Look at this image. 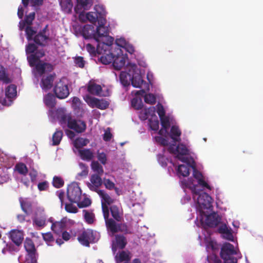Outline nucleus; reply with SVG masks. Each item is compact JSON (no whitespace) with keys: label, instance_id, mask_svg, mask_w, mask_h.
Masks as SVG:
<instances>
[{"label":"nucleus","instance_id":"1","mask_svg":"<svg viewBox=\"0 0 263 263\" xmlns=\"http://www.w3.org/2000/svg\"><path fill=\"white\" fill-rule=\"evenodd\" d=\"M114 38L109 37L107 43L104 42L99 43L97 47V52L99 54H102L99 58L100 62L105 65L112 63L115 58L114 51L110 52L111 46L114 42Z\"/></svg>","mask_w":263,"mask_h":263},{"label":"nucleus","instance_id":"2","mask_svg":"<svg viewBox=\"0 0 263 263\" xmlns=\"http://www.w3.org/2000/svg\"><path fill=\"white\" fill-rule=\"evenodd\" d=\"M236 254L234 246L229 242L223 243L221 248L220 255L223 263H237V259L234 257Z\"/></svg>","mask_w":263,"mask_h":263},{"label":"nucleus","instance_id":"3","mask_svg":"<svg viewBox=\"0 0 263 263\" xmlns=\"http://www.w3.org/2000/svg\"><path fill=\"white\" fill-rule=\"evenodd\" d=\"M48 29V25L41 30L33 37V41L37 45L44 47L48 45V42L51 41L49 34H47Z\"/></svg>","mask_w":263,"mask_h":263},{"label":"nucleus","instance_id":"4","mask_svg":"<svg viewBox=\"0 0 263 263\" xmlns=\"http://www.w3.org/2000/svg\"><path fill=\"white\" fill-rule=\"evenodd\" d=\"M195 194L198 195L197 203L200 212H203V210L212 208V198L208 194L203 192L198 194L195 192Z\"/></svg>","mask_w":263,"mask_h":263},{"label":"nucleus","instance_id":"5","mask_svg":"<svg viewBox=\"0 0 263 263\" xmlns=\"http://www.w3.org/2000/svg\"><path fill=\"white\" fill-rule=\"evenodd\" d=\"M67 198L72 203H76L81 199L82 191L77 184H72L67 187Z\"/></svg>","mask_w":263,"mask_h":263},{"label":"nucleus","instance_id":"6","mask_svg":"<svg viewBox=\"0 0 263 263\" xmlns=\"http://www.w3.org/2000/svg\"><path fill=\"white\" fill-rule=\"evenodd\" d=\"M114 53L112 65L116 70H119L125 65L126 57L119 48H115Z\"/></svg>","mask_w":263,"mask_h":263},{"label":"nucleus","instance_id":"7","mask_svg":"<svg viewBox=\"0 0 263 263\" xmlns=\"http://www.w3.org/2000/svg\"><path fill=\"white\" fill-rule=\"evenodd\" d=\"M78 240L83 246L89 247L90 243L95 242V236L94 232L91 229L84 230L78 236Z\"/></svg>","mask_w":263,"mask_h":263},{"label":"nucleus","instance_id":"8","mask_svg":"<svg viewBox=\"0 0 263 263\" xmlns=\"http://www.w3.org/2000/svg\"><path fill=\"white\" fill-rule=\"evenodd\" d=\"M53 91L56 97L60 99H65L69 95L67 85L62 80L57 83L54 87Z\"/></svg>","mask_w":263,"mask_h":263},{"label":"nucleus","instance_id":"9","mask_svg":"<svg viewBox=\"0 0 263 263\" xmlns=\"http://www.w3.org/2000/svg\"><path fill=\"white\" fill-rule=\"evenodd\" d=\"M101 176L98 174L91 175L90 178V182L87 183V185L90 190L96 193L98 192V191L100 190L99 188L103 184V180L101 177Z\"/></svg>","mask_w":263,"mask_h":263},{"label":"nucleus","instance_id":"10","mask_svg":"<svg viewBox=\"0 0 263 263\" xmlns=\"http://www.w3.org/2000/svg\"><path fill=\"white\" fill-rule=\"evenodd\" d=\"M105 20L102 17H100L98 20L99 26L97 28L96 34V39L98 42L99 41V37H108L107 40L110 36H108L109 31L108 27L105 26Z\"/></svg>","mask_w":263,"mask_h":263},{"label":"nucleus","instance_id":"11","mask_svg":"<svg viewBox=\"0 0 263 263\" xmlns=\"http://www.w3.org/2000/svg\"><path fill=\"white\" fill-rule=\"evenodd\" d=\"M9 238L17 246H21L24 240V233L22 230H12L9 232Z\"/></svg>","mask_w":263,"mask_h":263},{"label":"nucleus","instance_id":"12","mask_svg":"<svg viewBox=\"0 0 263 263\" xmlns=\"http://www.w3.org/2000/svg\"><path fill=\"white\" fill-rule=\"evenodd\" d=\"M68 127L78 133H82L86 130V124L83 121L72 119L68 123Z\"/></svg>","mask_w":263,"mask_h":263},{"label":"nucleus","instance_id":"13","mask_svg":"<svg viewBox=\"0 0 263 263\" xmlns=\"http://www.w3.org/2000/svg\"><path fill=\"white\" fill-rule=\"evenodd\" d=\"M68 221L69 219L67 217H64L59 221L53 222L51 229L55 233L60 234L66 228Z\"/></svg>","mask_w":263,"mask_h":263},{"label":"nucleus","instance_id":"14","mask_svg":"<svg viewBox=\"0 0 263 263\" xmlns=\"http://www.w3.org/2000/svg\"><path fill=\"white\" fill-rule=\"evenodd\" d=\"M47 216L44 210H42L39 214L36 213L35 216L33 218V224L40 228H43L46 225Z\"/></svg>","mask_w":263,"mask_h":263},{"label":"nucleus","instance_id":"15","mask_svg":"<svg viewBox=\"0 0 263 263\" xmlns=\"http://www.w3.org/2000/svg\"><path fill=\"white\" fill-rule=\"evenodd\" d=\"M220 221V217L217 214L213 213L206 216L205 224L209 227L214 228L219 224Z\"/></svg>","mask_w":263,"mask_h":263},{"label":"nucleus","instance_id":"16","mask_svg":"<svg viewBox=\"0 0 263 263\" xmlns=\"http://www.w3.org/2000/svg\"><path fill=\"white\" fill-rule=\"evenodd\" d=\"M55 74H50L46 77H43L41 82V87L45 90L50 89L53 85Z\"/></svg>","mask_w":263,"mask_h":263},{"label":"nucleus","instance_id":"17","mask_svg":"<svg viewBox=\"0 0 263 263\" xmlns=\"http://www.w3.org/2000/svg\"><path fill=\"white\" fill-rule=\"evenodd\" d=\"M81 33L85 39H96L94 27L90 25H84L81 30Z\"/></svg>","mask_w":263,"mask_h":263},{"label":"nucleus","instance_id":"18","mask_svg":"<svg viewBox=\"0 0 263 263\" xmlns=\"http://www.w3.org/2000/svg\"><path fill=\"white\" fill-rule=\"evenodd\" d=\"M35 69L38 73L42 76L46 72H51L53 70V66L48 63H37L35 66Z\"/></svg>","mask_w":263,"mask_h":263},{"label":"nucleus","instance_id":"19","mask_svg":"<svg viewBox=\"0 0 263 263\" xmlns=\"http://www.w3.org/2000/svg\"><path fill=\"white\" fill-rule=\"evenodd\" d=\"M19 201L22 211L26 215H29L32 211V204L31 201L27 198L23 199V198H20Z\"/></svg>","mask_w":263,"mask_h":263},{"label":"nucleus","instance_id":"20","mask_svg":"<svg viewBox=\"0 0 263 263\" xmlns=\"http://www.w3.org/2000/svg\"><path fill=\"white\" fill-rule=\"evenodd\" d=\"M77 4L74 9L77 12L79 10H88L92 6V0H77Z\"/></svg>","mask_w":263,"mask_h":263},{"label":"nucleus","instance_id":"21","mask_svg":"<svg viewBox=\"0 0 263 263\" xmlns=\"http://www.w3.org/2000/svg\"><path fill=\"white\" fill-rule=\"evenodd\" d=\"M79 156L81 159L86 161H90L94 157L92 151L89 148H85L78 150Z\"/></svg>","mask_w":263,"mask_h":263},{"label":"nucleus","instance_id":"22","mask_svg":"<svg viewBox=\"0 0 263 263\" xmlns=\"http://www.w3.org/2000/svg\"><path fill=\"white\" fill-rule=\"evenodd\" d=\"M105 221L107 229L112 234L118 232L119 223H117L113 219L109 218Z\"/></svg>","mask_w":263,"mask_h":263},{"label":"nucleus","instance_id":"23","mask_svg":"<svg viewBox=\"0 0 263 263\" xmlns=\"http://www.w3.org/2000/svg\"><path fill=\"white\" fill-rule=\"evenodd\" d=\"M102 90V87L100 85L95 83H89L88 85L87 91L91 95L100 96Z\"/></svg>","mask_w":263,"mask_h":263},{"label":"nucleus","instance_id":"24","mask_svg":"<svg viewBox=\"0 0 263 263\" xmlns=\"http://www.w3.org/2000/svg\"><path fill=\"white\" fill-rule=\"evenodd\" d=\"M0 81L5 84L11 83V80L9 77L8 70L3 65L0 64Z\"/></svg>","mask_w":263,"mask_h":263},{"label":"nucleus","instance_id":"25","mask_svg":"<svg viewBox=\"0 0 263 263\" xmlns=\"http://www.w3.org/2000/svg\"><path fill=\"white\" fill-rule=\"evenodd\" d=\"M173 147L172 146H171L169 148V150L170 152L173 153H176L177 155H187L189 154V151L186 147V146L183 144H179L175 150L173 151Z\"/></svg>","mask_w":263,"mask_h":263},{"label":"nucleus","instance_id":"26","mask_svg":"<svg viewBox=\"0 0 263 263\" xmlns=\"http://www.w3.org/2000/svg\"><path fill=\"white\" fill-rule=\"evenodd\" d=\"M170 137L174 142H180L181 141L180 136L181 132L177 126L173 125L171 128Z\"/></svg>","mask_w":263,"mask_h":263},{"label":"nucleus","instance_id":"27","mask_svg":"<svg viewBox=\"0 0 263 263\" xmlns=\"http://www.w3.org/2000/svg\"><path fill=\"white\" fill-rule=\"evenodd\" d=\"M132 86L136 88H140L144 82L141 76L138 73H135L130 78Z\"/></svg>","mask_w":263,"mask_h":263},{"label":"nucleus","instance_id":"28","mask_svg":"<svg viewBox=\"0 0 263 263\" xmlns=\"http://www.w3.org/2000/svg\"><path fill=\"white\" fill-rule=\"evenodd\" d=\"M24 248L28 254L36 253V249L32 240L30 238H26L24 242Z\"/></svg>","mask_w":263,"mask_h":263},{"label":"nucleus","instance_id":"29","mask_svg":"<svg viewBox=\"0 0 263 263\" xmlns=\"http://www.w3.org/2000/svg\"><path fill=\"white\" fill-rule=\"evenodd\" d=\"M44 102L47 106L50 108H53L56 104L55 98L53 94L48 93L45 96Z\"/></svg>","mask_w":263,"mask_h":263},{"label":"nucleus","instance_id":"30","mask_svg":"<svg viewBox=\"0 0 263 263\" xmlns=\"http://www.w3.org/2000/svg\"><path fill=\"white\" fill-rule=\"evenodd\" d=\"M97 193L101 198L102 201V202L105 203L106 205H110L114 202V200L112 199L104 190H99Z\"/></svg>","mask_w":263,"mask_h":263},{"label":"nucleus","instance_id":"31","mask_svg":"<svg viewBox=\"0 0 263 263\" xmlns=\"http://www.w3.org/2000/svg\"><path fill=\"white\" fill-rule=\"evenodd\" d=\"M192 166L190 164L187 165L184 164L179 165L177 168V173L179 176L187 177L190 175V167Z\"/></svg>","mask_w":263,"mask_h":263},{"label":"nucleus","instance_id":"32","mask_svg":"<svg viewBox=\"0 0 263 263\" xmlns=\"http://www.w3.org/2000/svg\"><path fill=\"white\" fill-rule=\"evenodd\" d=\"M89 143V140L88 139L79 137L76 138L73 141V145L79 150L81 149L82 147L86 146Z\"/></svg>","mask_w":263,"mask_h":263},{"label":"nucleus","instance_id":"33","mask_svg":"<svg viewBox=\"0 0 263 263\" xmlns=\"http://www.w3.org/2000/svg\"><path fill=\"white\" fill-rule=\"evenodd\" d=\"M117 262H121L123 261H128L130 260L129 253L125 251H122L117 254L115 257Z\"/></svg>","mask_w":263,"mask_h":263},{"label":"nucleus","instance_id":"34","mask_svg":"<svg viewBox=\"0 0 263 263\" xmlns=\"http://www.w3.org/2000/svg\"><path fill=\"white\" fill-rule=\"evenodd\" d=\"M60 5L62 10L65 12L67 13L71 12L73 7V4L71 0H62L60 2Z\"/></svg>","mask_w":263,"mask_h":263},{"label":"nucleus","instance_id":"35","mask_svg":"<svg viewBox=\"0 0 263 263\" xmlns=\"http://www.w3.org/2000/svg\"><path fill=\"white\" fill-rule=\"evenodd\" d=\"M115 239L116 245L118 248L123 249L125 247L127 244V241L125 237L122 235H117L115 236Z\"/></svg>","mask_w":263,"mask_h":263},{"label":"nucleus","instance_id":"36","mask_svg":"<svg viewBox=\"0 0 263 263\" xmlns=\"http://www.w3.org/2000/svg\"><path fill=\"white\" fill-rule=\"evenodd\" d=\"M131 75L124 71H121L120 74V80L122 84L126 87L129 85Z\"/></svg>","mask_w":263,"mask_h":263},{"label":"nucleus","instance_id":"37","mask_svg":"<svg viewBox=\"0 0 263 263\" xmlns=\"http://www.w3.org/2000/svg\"><path fill=\"white\" fill-rule=\"evenodd\" d=\"M91 168L92 170L96 173L95 174L102 175L104 170L102 166L97 161H92L91 163Z\"/></svg>","mask_w":263,"mask_h":263},{"label":"nucleus","instance_id":"38","mask_svg":"<svg viewBox=\"0 0 263 263\" xmlns=\"http://www.w3.org/2000/svg\"><path fill=\"white\" fill-rule=\"evenodd\" d=\"M58 118L59 119L61 124L67 123L68 127L69 122L72 120L70 115L65 114L63 111L61 113L59 112Z\"/></svg>","mask_w":263,"mask_h":263},{"label":"nucleus","instance_id":"39","mask_svg":"<svg viewBox=\"0 0 263 263\" xmlns=\"http://www.w3.org/2000/svg\"><path fill=\"white\" fill-rule=\"evenodd\" d=\"M16 87L15 85L11 84L8 86L5 91V94L7 98H13L16 95Z\"/></svg>","mask_w":263,"mask_h":263},{"label":"nucleus","instance_id":"40","mask_svg":"<svg viewBox=\"0 0 263 263\" xmlns=\"http://www.w3.org/2000/svg\"><path fill=\"white\" fill-rule=\"evenodd\" d=\"M110 211L112 217L117 221H121L122 217L120 215L119 209L117 205H111L110 207Z\"/></svg>","mask_w":263,"mask_h":263},{"label":"nucleus","instance_id":"41","mask_svg":"<svg viewBox=\"0 0 263 263\" xmlns=\"http://www.w3.org/2000/svg\"><path fill=\"white\" fill-rule=\"evenodd\" d=\"M63 132L61 130H57L52 136V145H58L63 137Z\"/></svg>","mask_w":263,"mask_h":263},{"label":"nucleus","instance_id":"42","mask_svg":"<svg viewBox=\"0 0 263 263\" xmlns=\"http://www.w3.org/2000/svg\"><path fill=\"white\" fill-rule=\"evenodd\" d=\"M84 218L85 221L89 224H92L95 220V214L92 212H90L87 210H84Z\"/></svg>","mask_w":263,"mask_h":263},{"label":"nucleus","instance_id":"43","mask_svg":"<svg viewBox=\"0 0 263 263\" xmlns=\"http://www.w3.org/2000/svg\"><path fill=\"white\" fill-rule=\"evenodd\" d=\"M15 170L17 171L19 174L23 175H26L28 172L27 167L23 163L16 164L15 166Z\"/></svg>","mask_w":263,"mask_h":263},{"label":"nucleus","instance_id":"44","mask_svg":"<svg viewBox=\"0 0 263 263\" xmlns=\"http://www.w3.org/2000/svg\"><path fill=\"white\" fill-rule=\"evenodd\" d=\"M40 59L34 53L31 54L27 57L28 61L31 67H34L37 64V63L41 62Z\"/></svg>","mask_w":263,"mask_h":263},{"label":"nucleus","instance_id":"45","mask_svg":"<svg viewBox=\"0 0 263 263\" xmlns=\"http://www.w3.org/2000/svg\"><path fill=\"white\" fill-rule=\"evenodd\" d=\"M118 232H121L125 234H132V230L125 223H119Z\"/></svg>","mask_w":263,"mask_h":263},{"label":"nucleus","instance_id":"46","mask_svg":"<svg viewBox=\"0 0 263 263\" xmlns=\"http://www.w3.org/2000/svg\"><path fill=\"white\" fill-rule=\"evenodd\" d=\"M84 99L90 107H95L98 98L92 97L87 95L84 97Z\"/></svg>","mask_w":263,"mask_h":263},{"label":"nucleus","instance_id":"47","mask_svg":"<svg viewBox=\"0 0 263 263\" xmlns=\"http://www.w3.org/2000/svg\"><path fill=\"white\" fill-rule=\"evenodd\" d=\"M109 105V103L108 101L103 99L100 100L98 99L95 107L100 109H105L108 108Z\"/></svg>","mask_w":263,"mask_h":263},{"label":"nucleus","instance_id":"48","mask_svg":"<svg viewBox=\"0 0 263 263\" xmlns=\"http://www.w3.org/2000/svg\"><path fill=\"white\" fill-rule=\"evenodd\" d=\"M87 19L91 23L95 24L98 21V13L96 12H89L86 14Z\"/></svg>","mask_w":263,"mask_h":263},{"label":"nucleus","instance_id":"49","mask_svg":"<svg viewBox=\"0 0 263 263\" xmlns=\"http://www.w3.org/2000/svg\"><path fill=\"white\" fill-rule=\"evenodd\" d=\"M63 179L59 176H54L53 178L52 184L56 188H60L64 185Z\"/></svg>","mask_w":263,"mask_h":263},{"label":"nucleus","instance_id":"50","mask_svg":"<svg viewBox=\"0 0 263 263\" xmlns=\"http://www.w3.org/2000/svg\"><path fill=\"white\" fill-rule=\"evenodd\" d=\"M27 39L28 41L33 40L34 36L36 34V32L30 26H28L25 29Z\"/></svg>","mask_w":263,"mask_h":263},{"label":"nucleus","instance_id":"51","mask_svg":"<svg viewBox=\"0 0 263 263\" xmlns=\"http://www.w3.org/2000/svg\"><path fill=\"white\" fill-rule=\"evenodd\" d=\"M144 99L145 103L149 104H154L156 101L155 96L152 93L145 94Z\"/></svg>","mask_w":263,"mask_h":263},{"label":"nucleus","instance_id":"52","mask_svg":"<svg viewBox=\"0 0 263 263\" xmlns=\"http://www.w3.org/2000/svg\"><path fill=\"white\" fill-rule=\"evenodd\" d=\"M77 205L79 208H83L88 207L91 204V200L88 198H84L82 201H78L76 202Z\"/></svg>","mask_w":263,"mask_h":263},{"label":"nucleus","instance_id":"53","mask_svg":"<svg viewBox=\"0 0 263 263\" xmlns=\"http://www.w3.org/2000/svg\"><path fill=\"white\" fill-rule=\"evenodd\" d=\"M97 158L98 160L103 164L105 165L107 163V155L104 152L97 151Z\"/></svg>","mask_w":263,"mask_h":263},{"label":"nucleus","instance_id":"54","mask_svg":"<svg viewBox=\"0 0 263 263\" xmlns=\"http://www.w3.org/2000/svg\"><path fill=\"white\" fill-rule=\"evenodd\" d=\"M36 44L34 43H29L26 47V52L27 54H33L37 50Z\"/></svg>","mask_w":263,"mask_h":263},{"label":"nucleus","instance_id":"55","mask_svg":"<svg viewBox=\"0 0 263 263\" xmlns=\"http://www.w3.org/2000/svg\"><path fill=\"white\" fill-rule=\"evenodd\" d=\"M65 209L67 212L70 213H77L78 212L77 208L72 203H66Z\"/></svg>","mask_w":263,"mask_h":263},{"label":"nucleus","instance_id":"56","mask_svg":"<svg viewBox=\"0 0 263 263\" xmlns=\"http://www.w3.org/2000/svg\"><path fill=\"white\" fill-rule=\"evenodd\" d=\"M44 0H31L30 5L33 7L36 11L40 9V7L43 5Z\"/></svg>","mask_w":263,"mask_h":263},{"label":"nucleus","instance_id":"57","mask_svg":"<svg viewBox=\"0 0 263 263\" xmlns=\"http://www.w3.org/2000/svg\"><path fill=\"white\" fill-rule=\"evenodd\" d=\"M6 245L7 246L8 252L11 254H14L15 252H17L20 250L19 247L20 246H17L15 244L13 245L12 243H7Z\"/></svg>","mask_w":263,"mask_h":263},{"label":"nucleus","instance_id":"58","mask_svg":"<svg viewBox=\"0 0 263 263\" xmlns=\"http://www.w3.org/2000/svg\"><path fill=\"white\" fill-rule=\"evenodd\" d=\"M35 16V13L34 12L30 13L27 15L25 18V22L28 26H31L32 24L33 21L34 20Z\"/></svg>","mask_w":263,"mask_h":263},{"label":"nucleus","instance_id":"59","mask_svg":"<svg viewBox=\"0 0 263 263\" xmlns=\"http://www.w3.org/2000/svg\"><path fill=\"white\" fill-rule=\"evenodd\" d=\"M76 65L80 68H83L85 66V62L82 57H76L74 60Z\"/></svg>","mask_w":263,"mask_h":263},{"label":"nucleus","instance_id":"60","mask_svg":"<svg viewBox=\"0 0 263 263\" xmlns=\"http://www.w3.org/2000/svg\"><path fill=\"white\" fill-rule=\"evenodd\" d=\"M43 239L47 243L53 242L54 239L53 235L51 232L42 233Z\"/></svg>","mask_w":263,"mask_h":263},{"label":"nucleus","instance_id":"61","mask_svg":"<svg viewBox=\"0 0 263 263\" xmlns=\"http://www.w3.org/2000/svg\"><path fill=\"white\" fill-rule=\"evenodd\" d=\"M103 183L108 190H111L115 188V183L109 179L104 178L103 180Z\"/></svg>","mask_w":263,"mask_h":263},{"label":"nucleus","instance_id":"62","mask_svg":"<svg viewBox=\"0 0 263 263\" xmlns=\"http://www.w3.org/2000/svg\"><path fill=\"white\" fill-rule=\"evenodd\" d=\"M160 119L162 127L165 129H168L170 126V122L168 117L165 116L160 118Z\"/></svg>","mask_w":263,"mask_h":263},{"label":"nucleus","instance_id":"63","mask_svg":"<svg viewBox=\"0 0 263 263\" xmlns=\"http://www.w3.org/2000/svg\"><path fill=\"white\" fill-rule=\"evenodd\" d=\"M149 124L150 128L152 130L157 131L159 129V121L158 119L156 120H149Z\"/></svg>","mask_w":263,"mask_h":263},{"label":"nucleus","instance_id":"64","mask_svg":"<svg viewBox=\"0 0 263 263\" xmlns=\"http://www.w3.org/2000/svg\"><path fill=\"white\" fill-rule=\"evenodd\" d=\"M102 211L103 213V216L105 219V221L107 219H108L109 216V208L105 203L102 202Z\"/></svg>","mask_w":263,"mask_h":263}]
</instances>
